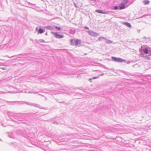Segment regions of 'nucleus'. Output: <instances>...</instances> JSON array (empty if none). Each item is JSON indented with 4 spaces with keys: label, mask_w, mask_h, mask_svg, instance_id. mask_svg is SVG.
<instances>
[{
    "label": "nucleus",
    "mask_w": 151,
    "mask_h": 151,
    "mask_svg": "<svg viewBox=\"0 0 151 151\" xmlns=\"http://www.w3.org/2000/svg\"><path fill=\"white\" fill-rule=\"evenodd\" d=\"M74 6H75V7L76 8H78V6H77V5L75 3H74Z\"/></svg>",
    "instance_id": "obj_18"
},
{
    "label": "nucleus",
    "mask_w": 151,
    "mask_h": 151,
    "mask_svg": "<svg viewBox=\"0 0 151 151\" xmlns=\"http://www.w3.org/2000/svg\"><path fill=\"white\" fill-rule=\"evenodd\" d=\"M10 138H15V137L13 133H9L8 134Z\"/></svg>",
    "instance_id": "obj_7"
},
{
    "label": "nucleus",
    "mask_w": 151,
    "mask_h": 151,
    "mask_svg": "<svg viewBox=\"0 0 151 151\" xmlns=\"http://www.w3.org/2000/svg\"><path fill=\"white\" fill-rule=\"evenodd\" d=\"M98 40L99 41H101L102 40L106 41V40H107V39L103 37H100L98 38Z\"/></svg>",
    "instance_id": "obj_8"
},
{
    "label": "nucleus",
    "mask_w": 151,
    "mask_h": 151,
    "mask_svg": "<svg viewBox=\"0 0 151 151\" xmlns=\"http://www.w3.org/2000/svg\"><path fill=\"white\" fill-rule=\"evenodd\" d=\"M65 93H68V92H65Z\"/></svg>",
    "instance_id": "obj_25"
},
{
    "label": "nucleus",
    "mask_w": 151,
    "mask_h": 151,
    "mask_svg": "<svg viewBox=\"0 0 151 151\" xmlns=\"http://www.w3.org/2000/svg\"><path fill=\"white\" fill-rule=\"evenodd\" d=\"M28 105H32V104H28Z\"/></svg>",
    "instance_id": "obj_23"
},
{
    "label": "nucleus",
    "mask_w": 151,
    "mask_h": 151,
    "mask_svg": "<svg viewBox=\"0 0 151 151\" xmlns=\"http://www.w3.org/2000/svg\"><path fill=\"white\" fill-rule=\"evenodd\" d=\"M125 5L122 4V3L119 6V9H122L125 8Z\"/></svg>",
    "instance_id": "obj_6"
},
{
    "label": "nucleus",
    "mask_w": 151,
    "mask_h": 151,
    "mask_svg": "<svg viewBox=\"0 0 151 151\" xmlns=\"http://www.w3.org/2000/svg\"><path fill=\"white\" fill-rule=\"evenodd\" d=\"M124 24L129 27H131V24L127 22H124Z\"/></svg>",
    "instance_id": "obj_9"
},
{
    "label": "nucleus",
    "mask_w": 151,
    "mask_h": 151,
    "mask_svg": "<svg viewBox=\"0 0 151 151\" xmlns=\"http://www.w3.org/2000/svg\"><path fill=\"white\" fill-rule=\"evenodd\" d=\"M55 37L57 38H62L64 37V36L63 35H60L58 34L56 32H52Z\"/></svg>",
    "instance_id": "obj_3"
},
{
    "label": "nucleus",
    "mask_w": 151,
    "mask_h": 151,
    "mask_svg": "<svg viewBox=\"0 0 151 151\" xmlns=\"http://www.w3.org/2000/svg\"><path fill=\"white\" fill-rule=\"evenodd\" d=\"M71 45H75V43L74 42H73L72 43H71Z\"/></svg>",
    "instance_id": "obj_21"
},
{
    "label": "nucleus",
    "mask_w": 151,
    "mask_h": 151,
    "mask_svg": "<svg viewBox=\"0 0 151 151\" xmlns=\"http://www.w3.org/2000/svg\"><path fill=\"white\" fill-rule=\"evenodd\" d=\"M98 78V77H93V78L92 79H96V78Z\"/></svg>",
    "instance_id": "obj_20"
},
{
    "label": "nucleus",
    "mask_w": 151,
    "mask_h": 151,
    "mask_svg": "<svg viewBox=\"0 0 151 151\" xmlns=\"http://www.w3.org/2000/svg\"><path fill=\"white\" fill-rule=\"evenodd\" d=\"M118 9V6H115L114 7V9L115 10H117Z\"/></svg>",
    "instance_id": "obj_16"
},
{
    "label": "nucleus",
    "mask_w": 151,
    "mask_h": 151,
    "mask_svg": "<svg viewBox=\"0 0 151 151\" xmlns=\"http://www.w3.org/2000/svg\"><path fill=\"white\" fill-rule=\"evenodd\" d=\"M129 0H123L122 3L125 5L129 2Z\"/></svg>",
    "instance_id": "obj_10"
},
{
    "label": "nucleus",
    "mask_w": 151,
    "mask_h": 151,
    "mask_svg": "<svg viewBox=\"0 0 151 151\" xmlns=\"http://www.w3.org/2000/svg\"><path fill=\"white\" fill-rule=\"evenodd\" d=\"M4 93V92H2H2H0V93Z\"/></svg>",
    "instance_id": "obj_22"
},
{
    "label": "nucleus",
    "mask_w": 151,
    "mask_h": 151,
    "mask_svg": "<svg viewBox=\"0 0 151 151\" xmlns=\"http://www.w3.org/2000/svg\"><path fill=\"white\" fill-rule=\"evenodd\" d=\"M55 28L56 29H57L58 30H60L61 29V28L60 27H58L57 26H56L55 27Z\"/></svg>",
    "instance_id": "obj_15"
},
{
    "label": "nucleus",
    "mask_w": 151,
    "mask_h": 151,
    "mask_svg": "<svg viewBox=\"0 0 151 151\" xmlns=\"http://www.w3.org/2000/svg\"><path fill=\"white\" fill-rule=\"evenodd\" d=\"M111 58L115 62H122L125 61V60L122 59L120 58H117L114 57H112Z\"/></svg>",
    "instance_id": "obj_1"
},
{
    "label": "nucleus",
    "mask_w": 151,
    "mask_h": 151,
    "mask_svg": "<svg viewBox=\"0 0 151 151\" xmlns=\"http://www.w3.org/2000/svg\"><path fill=\"white\" fill-rule=\"evenodd\" d=\"M53 123H55V122H53Z\"/></svg>",
    "instance_id": "obj_27"
},
{
    "label": "nucleus",
    "mask_w": 151,
    "mask_h": 151,
    "mask_svg": "<svg viewBox=\"0 0 151 151\" xmlns=\"http://www.w3.org/2000/svg\"><path fill=\"white\" fill-rule=\"evenodd\" d=\"M13 56H12V57H10V58H12V57H13Z\"/></svg>",
    "instance_id": "obj_24"
},
{
    "label": "nucleus",
    "mask_w": 151,
    "mask_h": 151,
    "mask_svg": "<svg viewBox=\"0 0 151 151\" xmlns=\"http://www.w3.org/2000/svg\"><path fill=\"white\" fill-rule=\"evenodd\" d=\"M84 28L86 29H89V28L88 27H86V26Z\"/></svg>",
    "instance_id": "obj_19"
},
{
    "label": "nucleus",
    "mask_w": 151,
    "mask_h": 151,
    "mask_svg": "<svg viewBox=\"0 0 151 151\" xmlns=\"http://www.w3.org/2000/svg\"><path fill=\"white\" fill-rule=\"evenodd\" d=\"M2 69H4V68H2Z\"/></svg>",
    "instance_id": "obj_26"
},
{
    "label": "nucleus",
    "mask_w": 151,
    "mask_h": 151,
    "mask_svg": "<svg viewBox=\"0 0 151 151\" xmlns=\"http://www.w3.org/2000/svg\"><path fill=\"white\" fill-rule=\"evenodd\" d=\"M96 12L98 13L102 14H108V13L107 12H103L101 10H96Z\"/></svg>",
    "instance_id": "obj_4"
},
{
    "label": "nucleus",
    "mask_w": 151,
    "mask_h": 151,
    "mask_svg": "<svg viewBox=\"0 0 151 151\" xmlns=\"http://www.w3.org/2000/svg\"><path fill=\"white\" fill-rule=\"evenodd\" d=\"M105 42L106 43L110 44L112 42V41L109 40H108L107 39V40H106Z\"/></svg>",
    "instance_id": "obj_12"
},
{
    "label": "nucleus",
    "mask_w": 151,
    "mask_h": 151,
    "mask_svg": "<svg viewBox=\"0 0 151 151\" xmlns=\"http://www.w3.org/2000/svg\"><path fill=\"white\" fill-rule=\"evenodd\" d=\"M87 32L90 35L94 37H97L99 35V33L91 31H88Z\"/></svg>",
    "instance_id": "obj_2"
},
{
    "label": "nucleus",
    "mask_w": 151,
    "mask_h": 151,
    "mask_svg": "<svg viewBox=\"0 0 151 151\" xmlns=\"http://www.w3.org/2000/svg\"><path fill=\"white\" fill-rule=\"evenodd\" d=\"M79 40H77L74 41V40H70V43H72L73 42H74L75 43V45L77 46L79 43Z\"/></svg>",
    "instance_id": "obj_5"
},
{
    "label": "nucleus",
    "mask_w": 151,
    "mask_h": 151,
    "mask_svg": "<svg viewBox=\"0 0 151 151\" xmlns=\"http://www.w3.org/2000/svg\"><path fill=\"white\" fill-rule=\"evenodd\" d=\"M38 32L40 33H42L44 31L42 29L40 28L38 30Z\"/></svg>",
    "instance_id": "obj_13"
},
{
    "label": "nucleus",
    "mask_w": 151,
    "mask_h": 151,
    "mask_svg": "<svg viewBox=\"0 0 151 151\" xmlns=\"http://www.w3.org/2000/svg\"><path fill=\"white\" fill-rule=\"evenodd\" d=\"M144 52L145 54H147L148 52V50L147 48H145L144 50Z\"/></svg>",
    "instance_id": "obj_14"
},
{
    "label": "nucleus",
    "mask_w": 151,
    "mask_h": 151,
    "mask_svg": "<svg viewBox=\"0 0 151 151\" xmlns=\"http://www.w3.org/2000/svg\"><path fill=\"white\" fill-rule=\"evenodd\" d=\"M39 41H40V42H45L44 40H40Z\"/></svg>",
    "instance_id": "obj_17"
},
{
    "label": "nucleus",
    "mask_w": 151,
    "mask_h": 151,
    "mask_svg": "<svg viewBox=\"0 0 151 151\" xmlns=\"http://www.w3.org/2000/svg\"><path fill=\"white\" fill-rule=\"evenodd\" d=\"M144 3L145 4H148L150 3V1L147 0H144Z\"/></svg>",
    "instance_id": "obj_11"
}]
</instances>
